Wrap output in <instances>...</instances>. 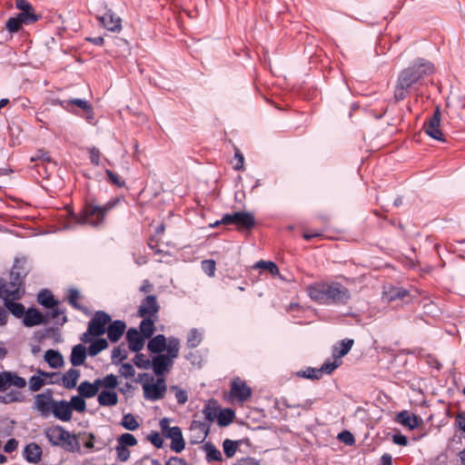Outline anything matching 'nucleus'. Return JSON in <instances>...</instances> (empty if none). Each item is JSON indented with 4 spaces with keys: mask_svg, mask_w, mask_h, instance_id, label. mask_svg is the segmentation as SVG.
Instances as JSON below:
<instances>
[{
    "mask_svg": "<svg viewBox=\"0 0 465 465\" xmlns=\"http://www.w3.org/2000/svg\"><path fill=\"white\" fill-rule=\"evenodd\" d=\"M433 65L423 59L417 60L412 65L403 69L399 74L394 90L396 101L403 100L408 90L415 84H420L424 76L432 74Z\"/></svg>",
    "mask_w": 465,
    "mask_h": 465,
    "instance_id": "1",
    "label": "nucleus"
},
{
    "mask_svg": "<svg viewBox=\"0 0 465 465\" xmlns=\"http://www.w3.org/2000/svg\"><path fill=\"white\" fill-rule=\"evenodd\" d=\"M307 292L312 300L322 304L346 303L351 299L350 291L339 282L311 285Z\"/></svg>",
    "mask_w": 465,
    "mask_h": 465,
    "instance_id": "2",
    "label": "nucleus"
},
{
    "mask_svg": "<svg viewBox=\"0 0 465 465\" xmlns=\"http://www.w3.org/2000/svg\"><path fill=\"white\" fill-rule=\"evenodd\" d=\"M179 339L169 337L167 354H158L151 360V368L156 376L164 378L173 368L174 359L179 356Z\"/></svg>",
    "mask_w": 465,
    "mask_h": 465,
    "instance_id": "3",
    "label": "nucleus"
},
{
    "mask_svg": "<svg viewBox=\"0 0 465 465\" xmlns=\"http://www.w3.org/2000/svg\"><path fill=\"white\" fill-rule=\"evenodd\" d=\"M45 435L52 446L60 447L69 452L80 451V443L76 435L72 434L60 425L46 428Z\"/></svg>",
    "mask_w": 465,
    "mask_h": 465,
    "instance_id": "4",
    "label": "nucleus"
},
{
    "mask_svg": "<svg viewBox=\"0 0 465 465\" xmlns=\"http://www.w3.org/2000/svg\"><path fill=\"white\" fill-rule=\"evenodd\" d=\"M114 203H107L103 206L94 203H86L83 212L75 216V222L78 224H88L93 227L99 226L104 223L105 214L114 208Z\"/></svg>",
    "mask_w": 465,
    "mask_h": 465,
    "instance_id": "5",
    "label": "nucleus"
},
{
    "mask_svg": "<svg viewBox=\"0 0 465 465\" xmlns=\"http://www.w3.org/2000/svg\"><path fill=\"white\" fill-rule=\"evenodd\" d=\"M4 283L0 282V298L4 300L5 306L15 317L21 318L25 311L22 303L15 302L20 300L25 293V290H19L17 283L11 284L10 290L4 289Z\"/></svg>",
    "mask_w": 465,
    "mask_h": 465,
    "instance_id": "6",
    "label": "nucleus"
},
{
    "mask_svg": "<svg viewBox=\"0 0 465 465\" xmlns=\"http://www.w3.org/2000/svg\"><path fill=\"white\" fill-rule=\"evenodd\" d=\"M220 223L233 224L238 230L242 231L252 229L255 225V220L251 213L236 212L223 215L221 221H217L212 226H216Z\"/></svg>",
    "mask_w": 465,
    "mask_h": 465,
    "instance_id": "7",
    "label": "nucleus"
},
{
    "mask_svg": "<svg viewBox=\"0 0 465 465\" xmlns=\"http://www.w3.org/2000/svg\"><path fill=\"white\" fill-rule=\"evenodd\" d=\"M143 397L146 400L156 401L158 400L163 399L167 386L165 383V379L163 377H159L155 382L148 381L143 382Z\"/></svg>",
    "mask_w": 465,
    "mask_h": 465,
    "instance_id": "8",
    "label": "nucleus"
},
{
    "mask_svg": "<svg viewBox=\"0 0 465 465\" xmlns=\"http://www.w3.org/2000/svg\"><path fill=\"white\" fill-rule=\"evenodd\" d=\"M111 322V316L104 311H98L94 313L88 323L90 332H94L97 337L103 335L107 331L106 325Z\"/></svg>",
    "mask_w": 465,
    "mask_h": 465,
    "instance_id": "9",
    "label": "nucleus"
},
{
    "mask_svg": "<svg viewBox=\"0 0 465 465\" xmlns=\"http://www.w3.org/2000/svg\"><path fill=\"white\" fill-rule=\"evenodd\" d=\"M25 386V379L20 377L16 372L9 371H4L0 372V391H5L10 387L23 389Z\"/></svg>",
    "mask_w": 465,
    "mask_h": 465,
    "instance_id": "10",
    "label": "nucleus"
},
{
    "mask_svg": "<svg viewBox=\"0 0 465 465\" xmlns=\"http://www.w3.org/2000/svg\"><path fill=\"white\" fill-rule=\"evenodd\" d=\"M54 400L50 391L35 396L34 408L41 414L42 417H48L52 412Z\"/></svg>",
    "mask_w": 465,
    "mask_h": 465,
    "instance_id": "11",
    "label": "nucleus"
},
{
    "mask_svg": "<svg viewBox=\"0 0 465 465\" xmlns=\"http://www.w3.org/2000/svg\"><path fill=\"white\" fill-rule=\"evenodd\" d=\"M440 109L437 108L434 112V114L424 124V131L431 138L443 142L444 137L440 128Z\"/></svg>",
    "mask_w": 465,
    "mask_h": 465,
    "instance_id": "12",
    "label": "nucleus"
},
{
    "mask_svg": "<svg viewBox=\"0 0 465 465\" xmlns=\"http://www.w3.org/2000/svg\"><path fill=\"white\" fill-rule=\"evenodd\" d=\"M26 272L24 268H22L18 262H15L10 272L9 282L5 281L3 278H0V282L4 283V289L10 290L11 284L17 283V287L19 290H25L23 287L24 278L26 276Z\"/></svg>",
    "mask_w": 465,
    "mask_h": 465,
    "instance_id": "13",
    "label": "nucleus"
},
{
    "mask_svg": "<svg viewBox=\"0 0 465 465\" xmlns=\"http://www.w3.org/2000/svg\"><path fill=\"white\" fill-rule=\"evenodd\" d=\"M232 397L241 402L247 401L252 396V389L240 378L234 379L231 383Z\"/></svg>",
    "mask_w": 465,
    "mask_h": 465,
    "instance_id": "14",
    "label": "nucleus"
},
{
    "mask_svg": "<svg viewBox=\"0 0 465 465\" xmlns=\"http://www.w3.org/2000/svg\"><path fill=\"white\" fill-rule=\"evenodd\" d=\"M97 19L108 31L120 32L122 30V20L112 10H106L104 14L97 15Z\"/></svg>",
    "mask_w": 465,
    "mask_h": 465,
    "instance_id": "15",
    "label": "nucleus"
},
{
    "mask_svg": "<svg viewBox=\"0 0 465 465\" xmlns=\"http://www.w3.org/2000/svg\"><path fill=\"white\" fill-rule=\"evenodd\" d=\"M160 310V306L157 302L156 296L148 295L141 302L138 309V315L140 317L152 318L156 315Z\"/></svg>",
    "mask_w": 465,
    "mask_h": 465,
    "instance_id": "16",
    "label": "nucleus"
},
{
    "mask_svg": "<svg viewBox=\"0 0 465 465\" xmlns=\"http://www.w3.org/2000/svg\"><path fill=\"white\" fill-rule=\"evenodd\" d=\"M51 413L62 421L71 420L73 415L69 402L64 400L54 401Z\"/></svg>",
    "mask_w": 465,
    "mask_h": 465,
    "instance_id": "17",
    "label": "nucleus"
},
{
    "mask_svg": "<svg viewBox=\"0 0 465 465\" xmlns=\"http://www.w3.org/2000/svg\"><path fill=\"white\" fill-rule=\"evenodd\" d=\"M166 438L171 440L170 448L173 451L180 453L184 450L185 442L180 427L173 426V430L168 431Z\"/></svg>",
    "mask_w": 465,
    "mask_h": 465,
    "instance_id": "18",
    "label": "nucleus"
},
{
    "mask_svg": "<svg viewBox=\"0 0 465 465\" xmlns=\"http://www.w3.org/2000/svg\"><path fill=\"white\" fill-rule=\"evenodd\" d=\"M129 349L134 352H139L144 346L145 338L135 328H130L126 333Z\"/></svg>",
    "mask_w": 465,
    "mask_h": 465,
    "instance_id": "19",
    "label": "nucleus"
},
{
    "mask_svg": "<svg viewBox=\"0 0 465 465\" xmlns=\"http://www.w3.org/2000/svg\"><path fill=\"white\" fill-rule=\"evenodd\" d=\"M23 323L25 327H33L47 323V318L38 310L30 308L24 314Z\"/></svg>",
    "mask_w": 465,
    "mask_h": 465,
    "instance_id": "20",
    "label": "nucleus"
},
{
    "mask_svg": "<svg viewBox=\"0 0 465 465\" xmlns=\"http://www.w3.org/2000/svg\"><path fill=\"white\" fill-rule=\"evenodd\" d=\"M126 329V324L124 321L116 320L110 322L107 327V336L112 342H117L123 336Z\"/></svg>",
    "mask_w": 465,
    "mask_h": 465,
    "instance_id": "21",
    "label": "nucleus"
},
{
    "mask_svg": "<svg viewBox=\"0 0 465 465\" xmlns=\"http://www.w3.org/2000/svg\"><path fill=\"white\" fill-rule=\"evenodd\" d=\"M190 430L193 434V437L195 438V440H192V442L200 443L206 439L209 432V427L204 422L193 420L191 424Z\"/></svg>",
    "mask_w": 465,
    "mask_h": 465,
    "instance_id": "22",
    "label": "nucleus"
},
{
    "mask_svg": "<svg viewBox=\"0 0 465 465\" xmlns=\"http://www.w3.org/2000/svg\"><path fill=\"white\" fill-rule=\"evenodd\" d=\"M24 456L27 461L36 464L41 460L42 448L35 442L29 443L24 449Z\"/></svg>",
    "mask_w": 465,
    "mask_h": 465,
    "instance_id": "23",
    "label": "nucleus"
},
{
    "mask_svg": "<svg viewBox=\"0 0 465 465\" xmlns=\"http://www.w3.org/2000/svg\"><path fill=\"white\" fill-rule=\"evenodd\" d=\"M167 346L168 339L163 334H158L149 341L147 349L153 353L162 354L164 350L167 351Z\"/></svg>",
    "mask_w": 465,
    "mask_h": 465,
    "instance_id": "24",
    "label": "nucleus"
},
{
    "mask_svg": "<svg viewBox=\"0 0 465 465\" xmlns=\"http://www.w3.org/2000/svg\"><path fill=\"white\" fill-rule=\"evenodd\" d=\"M396 420L400 424L408 427L411 430L417 428L421 422V420L420 418H418L414 414L409 413L407 411H401L397 415Z\"/></svg>",
    "mask_w": 465,
    "mask_h": 465,
    "instance_id": "25",
    "label": "nucleus"
},
{
    "mask_svg": "<svg viewBox=\"0 0 465 465\" xmlns=\"http://www.w3.org/2000/svg\"><path fill=\"white\" fill-rule=\"evenodd\" d=\"M408 296L409 292L405 289L399 287H389L384 290L382 299L387 302H391L396 300H404Z\"/></svg>",
    "mask_w": 465,
    "mask_h": 465,
    "instance_id": "26",
    "label": "nucleus"
},
{
    "mask_svg": "<svg viewBox=\"0 0 465 465\" xmlns=\"http://www.w3.org/2000/svg\"><path fill=\"white\" fill-rule=\"evenodd\" d=\"M86 353H88L87 350L83 344L74 346L70 356L72 365L76 367L84 364L86 359Z\"/></svg>",
    "mask_w": 465,
    "mask_h": 465,
    "instance_id": "27",
    "label": "nucleus"
},
{
    "mask_svg": "<svg viewBox=\"0 0 465 465\" xmlns=\"http://www.w3.org/2000/svg\"><path fill=\"white\" fill-rule=\"evenodd\" d=\"M97 401L101 406H115L118 403V396L115 391H102L98 395Z\"/></svg>",
    "mask_w": 465,
    "mask_h": 465,
    "instance_id": "28",
    "label": "nucleus"
},
{
    "mask_svg": "<svg viewBox=\"0 0 465 465\" xmlns=\"http://www.w3.org/2000/svg\"><path fill=\"white\" fill-rule=\"evenodd\" d=\"M79 377L80 371L73 368L68 370L63 376L64 387L69 390L75 388Z\"/></svg>",
    "mask_w": 465,
    "mask_h": 465,
    "instance_id": "29",
    "label": "nucleus"
},
{
    "mask_svg": "<svg viewBox=\"0 0 465 465\" xmlns=\"http://www.w3.org/2000/svg\"><path fill=\"white\" fill-rule=\"evenodd\" d=\"M45 360L52 368H59L62 367L64 364V359L62 354L54 350H48L45 353Z\"/></svg>",
    "mask_w": 465,
    "mask_h": 465,
    "instance_id": "30",
    "label": "nucleus"
},
{
    "mask_svg": "<svg viewBox=\"0 0 465 465\" xmlns=\"http://www.w3.org/2000/svg\"><path fill=\"white\" fill-rule=\"evenodd\" d=\"M203 450L206 453V460L208 462L221 461L223 460L221 451L211 442H206L203 446Z\"/></svg>",
    "mask_w": 465,
    "mask_h": 465,
    "instance_id": "31",
    "label": "nucleus"
},
{
    "mask_svg": "<svg viewBox=\"0 0 465 465\" xmlns=\"http://www.w3.org/2000/svg\"><path fill=\"white\" fill-rule=\"evenodd\" d=\"M354 343V341L351 339H345L341 341L339 346H335L333 348V357L337 359H341V357L345 356L350 350L351 349L352 345Z\"/></svg>",
    "mask_w": 465,
    "mask_h": 465,
    "instance_id": "32",
    "label": "nucleus"
},
{
    "mask_svg": "<svg viewBox=\"0 0 465 465\" xmlns=\"http://www.w3.org/2000/svg\"><path fill=\"white\" fill-rule=\"evenodd\" d=\"M37 302L45 308H53L58 305V302L54 299L51 292L47 290H43L38 293Z\"/></svg>",
    "mask_w": 465,
    "mask_h": 465,
    "instance_id": "33",
    "label": "nucleus"
},
{
    "mask_svg": "<svg viewBox=\"0 0 465 465\" xmlns=\"http://www.w3.org/2000/svg\"><path fill=\"white\" fill-rule=\"evenodd\" d=\"M24 401L25 395L19 391L13 390L4 395H0V402L4 404L23 402Z\"/></svg>",
    "mask_w": 465,
    "mask_h": 465,
    "instance_id": "34",
    "label": "nucleus"
},
{
    "mask_svg": "<svg viewBox=\"0 0 465 465\" xmlns=\"http://www.w3.org/2000/svg\"><path fill=\"white\" fill-rule=\"evenodd\" d=\"M140 323V333L145 338H151L154 332V321L152 318L143 317Z\"/></svg>",
    "mask_w": 465,
    "mask_h": 465,
    "instance_id": "35",
    "label": "nucleus"
},
{
    "mask_svg": "<svg viewBox=\"0 0 465 465\" xmlns=\"http://www.w3.org/2000/svg\"><path fill=\"white\" fill-rule=\"evenodd\" d=\"M77 391L84 398H92L97 394V387L87 381L81 382Z\"/></svg>",
    "mask_w": 465,
    "mask_h": 465,
    "instance_id": "36",
    "label": "nucleus"
},
{
    "mask_svg": "<svg viewBox=\"0 0 465 465\" xmlns=\"http://www.w3.org/2000/svg\"><path fill=\"white\" fill-rule=\"evenodd\" d=\"M108 347V342L105 339L100 338L97 339L90 344V346L87 349V352L90 356H96L99 354L102 351L105 350Z\"/></svg>",
    "mask_w": 465,
    "mask_h": 465,
    "instance_id": "37",
    "label": "nucleus"
},
{
    "mask_svg": "<svg viewBox=\"0 0 465 465\" xmlns=\"http://www.w3.org/2000/svg\"><path fill=\"white\" fill-rule=\"evenodd\" d=\"M203 340V333L198 329H192L188 332L186 344L190 348H196Z\"/></svg>",
    "mask_w": 465,
    "mask_h": 465,
    "instance_id": "38",
    "label": "nucleus"
},
{
    "mask_svg": "<svg viewBox=\"0 0 465 465\" xmlns=\"http://www.w3.org/2000/svg\"><path fill=\"white\" fill-rule=\"evenodd\" d=\"M121 425L128 430H135L139 428L140 424L135 419V417L131 414L127 413L123 416V419L121 420Z\"/></svg>",
    "mask_w": 465,
    "mask_h": 465,
    "instance_id": "39",
    "label": "nucleus"
},
{
    "mask_svg": "<svg viewBox=\"0 0 465 465\" xmlns=\"http://www.w3.org/2000/svg\"><path fill=\"white\" fill-rule=\"evenodd\" d=\"M234 418V411L230 409H224L217 415V421L220 426H228Z\"/></svg>",
    "mask_w": 465,
    "mask_h": 465,
    "instance_id": "40",
    "label": "nucleus"
},
{
    "mask_svg": "<svg viewBox=\"0 0 465 465\" xmlns=\"http://www.w3.org/2000/svg\"><path fill=\"white\" fill-rule=\"evenodd\" d=\"M68 402L72 411L74 410L78 412H84L85 411L86 402L81 395L73 396Z\"/></svg>",
    "mask_w": 465,
    "mask_h": 465,
    "instance_id": "41",
    "label": "nucleus"
},
{
    "mask_svg": "<svg viewBox=\"0 0 465 465\" xmlns=\"http://www.w3.org/2000/svg\"><path fill=\"white\" fill-rule=\"evenodd\" d=\"M80 298V293L77 290L75 289H71L69 291V294H68V302L76 310H79V311H82L84 312H87V309L83 307L82 305H80L78 302H77V300Z\"/></svg>",
    "mask_w": 465,
    "mask_h": 465,
    "instance_id": "42",
    "label": "nucleus"
},
{
    "mask_svg": "<svg viewBox=\"0 0 465 465\" xmlns=\"http://www.w3.org/2000/svg\"><path fill=\"white\" fill-rule=\"evenodd\" d=\"M223 447L226 457L232 458L236 453V450L238 449V442L226 439L223 443Z\"/></svg>",
    "mask_w": 465,
    "mask_h": 465,
    "instance_id": "43",
    "label": "nucleus"
},
{
    "mask_svg": "<svg viewBox=\"0 0 465 465\" xmlns=\"http://www.w3.org/2000/svg\"><path fill=\"white\" fill-rule=\"evenodd\" d=\"M18 21L23 25L33 24L37 21L38 16L33 11L21 12L17 16H15Z\"/></svg>",
    "mask_w": 465,
    "mask_h": 465,
    "instance_id": "44",
    "label": "nucleus"
},
{
    "mask_svg": "<svg viewBox=\"0 0 465 465\" xmlns=\"http://www.w3.org/2000/svg\"><path fill=\"white\" fill-rule=\"evenodd\" d=\"M118 444L124 447H133L137 444L136 438L131 433H124L118 438Z\"/></svg>",
    "mask_w": 465,
    "mask_h": 465,
    "instance_id": "45",
    "label": "nucleus"
},
{
    "mask_svg": "<svg viewBox=\"0 0 465 465\" xmlns=\"http://www.w3.org/2000/svg\"><path fill=\"white\" fill-rule=\"evenodd\" d=\"M134 365L140 369L151 368V361L145 357L143 353H137L133 359Z\"/></svg>",
    "mask_w": 465,
    "mask_h": 465,
    "instance_id": "46",
    "label": "nucleus"
},
{
    "mask_svg": "<svg viewBox=\"0 0 465 465\" xmlns=\"http://www.w3.org/2000/svg\"><path fill=\"white\" fill-rule=\"evenodd\" d=\"M29 390L31 391H38L45 384V381L38 375H34L29 379L28 381Z\"/></svg>",
    "mask_w": 465,
    "mask_h": 465,
    "instance_id": "47",
    "label": "nucleus"
},
{
    "mask_svg": "<svg viewBox=\"0 0 465 465\" xmlns=\"http://www.w3.org/2000/svg\"><path fill=\"white\" fill-rule=\"evenodd\" d=\"M297 375L302 378L312 380H319L322 377L321 371L319 369L314 368H307V370L305 371H298Z\"/></svg>",
    "mask_w": 465,
    "mask_h": 465,
    "instance_id": "48",
    "label": "nucleus"
},
{
    "mask_svg": "<svg viewBox=\"0 0 465 465\" xmlns=\"http://www.w3.org/2000/svg\"><path fill=\"white\" fill-rule=\"evenodd\" d=\"M341 364V361L335 358L333 361H325L322 367L319 369L321 371V375L322 373L331 374L336 368H338Z\"/></svg>",
    "mask_w": 465,
    "mask_h": 465,
    "instance_id": "49",
    "label": "nucleus"
},
{
    "mask_svg": "<svg viewBox=\"0 0 465 465\" xmlns=\"http://www.w3.org/2000/svg\"><path fill=\"white\" fill-rule=\"evenodd\" d=\"M49 309H50V312H48L46 313V315H45L47 318V321L49 319H55V318L59 317L60 315H63L61 324H64L67 322V317L65 315H64V311L62 310L60 307H58V305H55V307L49 308Z\"/></svg>",
    "mask_w": 465,
    "mask_h": 465,
    "instance_id": "50",
    "label": "nucleus"
},
{
    "mask_svg": "<svg viewBox=\"0 0 465 465\" xmlns=\"http://www.w3.org/2000/svg\"><path fill=\"white\" fill-rule=\"evenodd\" d=\"M255 267L268 270L272 275L279 273L277 265L271 261H260L255 264Z\"/></svg>",
    "mask_w": 465,
    "mask_h": 465,
    "instance_id": "51",
    "label": "nucleus"
},
{
    "mask_svg": "<svg viewBox=\"0 0 465 465\" xmlns=\"http://www.w3.org/2000/svg\"><path fill=\"white\" fill-rule=\"evenodd\" d=\"M66 103H67V105L68 104L77 105L79 108L83 109L87 114H90L93 112L91 104L86 100L76 98V99H72Z\"/></svg>",
    "mask_w": 465,
    "mask_h": 465,
    "instance_id": "52",
    "label": "nucleus"
},
{
    "mask_svg": "<svg viewBox=\"0 0 465 465\" xmlns=\"http://www.w3.org/2000/svg\"><path fill=\"white\" fill-rule=\"evenodd\" d=\"M202 269L208 276H213L216 264L213 260H204L202 262Z\"/></svg>",
    "mask_w": 465,
    "mask_h": 465,
    "instance_id": "53",
    "label": "nucleus"
},
{
    "mask_svg": "<svg viewBox=\"0 0 465 465\" xmlns=\"http://www.w3.org/2000/svg\"><path fill=\"white\" fill-rule=\"evenodd\" d=\"M119 373L124 378H132L135 374V370L130 363H123L119 369Z\"/></svg>",
    "mask_w": 465,
    "mask_h": 465,
    "instance_id": "54",
    "label": "nucleus"
},
{
    "mask_svg": "<svg viewBox=\"0 0 465 465\" xmlns=\"http://www.w3.org/2000/svg\"><path fill=\"white\" fill-rule=\"evenodd\" d=\"M203 414L205 419L209 421H213L217 418V410L211 406V404H206L203 410Z\"/></svg>",
    "mask_w": 465,
    "mask_h": 465,
    "instance_id": "55",
    "label": "nucleus"
},
{
    "mask_svg": "<svg viewBox=\"0 0 465 465\" xmlns=\"http://www.w3.org/2000/svg\"><path fill=\"white\" fill-rule=\"evenodd\" d=\"M338 439L348 446L355 443L354 436L349 430H343L338 435Z\"/></svg>",
    "mask_w": 465,
    "mask_h": 465,
    "instance_id": "56",
    "label": "nucleus"
},
{
    "mask_svg": "<svg viewBox=\"0 0 465 465\" xmlns=\"http://www.w3.org/2000/svg\"><path fill=\"white\" fill-rule=\"evenodd\" d=\"M102 381H103V387H104L106 389H114L118 384L117 378L114 374L106 375L105 377H104L102 379Z\"/></svg>",
    "mask_w": 465,
    "mask_h": 465,
    "instance_id": "57",
    "label": "nucleus"
},
{
    "mask_svg": "<svg viewBox=\"0 0 465 465\" xmlns=\"http://www.w3.org/2000/svg\"><path fill=\"white\" fill-rule=\"evenodd\" d=\"M147 440L156 448H162L163 447V438L161 437L160 433L157 431H152L148 436Z\"/></svg>",
    "mask_w": 465,
    "mask_h": 465,
    "instance_id": "58",
    "label": "nucleus"
},
{
    "mask_svg": "<svg viewBox=\"0 0 465 465\" xmlns=\"http://www.w3.org/2000/svg\"><path fill=\"white\" fill-rule=\"evenodd\" d=\"M116 453H117V459L124 462L126 461L130 457V450L127 449V447H124L122 445H117L116 448Z\"/></svg>",
    "mask_w": 465,
    "mask_h": 465,
    "instance_id": "59",
    "label": "nucleus"
},
{
    "mask_svg": "<svg viewBox=\"0 0 465 465\" xmlns=\"http://www.w3.org/2000/svg\"><path fill=\"white\" fill-rule=\"evenodd\" d=\"M5 25L9 32L15 33V32L19 31L22 24L18 21V19L16 17H10L6 21Z\"/></svg>",
    "mask_w": 465,
    "mask_h": 465,
    "instance_id": "60",
    "label": "nucleus"
},
{
    "mask_svg": "<svg viewBox=\"0 0 465 465\" xmlns=\"http://www.w3.org/2000/svg\"><path fill=\"white\" fill-rule=\"evenodd\" d=\"M172 390L175 391V398L179 404H184L188 400L187 392L177 386H173Z\"/></svg>",
    "mask_w": 465,
    "mask_h": 465,
    "instance_id": "61",
    "label": "nucleus"
},
{
    "mask_svg": "<svg viewBox=\"0 0 465 465\" xmlns=\"http://www.w3.org/2000/svg\"><path fill=\"white\" fill-rule=\"evenodd\" d=\"M106 174L109 179V181L118 186V187H124L125 183L124 180H122L116 173H113L111 170H106Z\"/></svg>",
    "mask_w": 465,
    "mask_h": 465,
    "instance_id": "62",
    "label": "nucleus"
},
{
    "mask_svg": "<svg viewBox=\"0 0 465 465\" xmlns=\"http://www.w3.org/2000/svg\"><path fill=\"white\" fill-rule=\"evenodd\" d=\"M234 159L236 160V163L233 165V169L237 170V171L243 170L244 169V157L239 149L235 150Z\"/></svg>",
    "mask_w": 465,
    "mask_h": 465,
    "instance_id": "63",
    "label": "nucleus"
},
{
    "mask_svg": "<svg viewBox=\"0 0 465 465\" xmlns=\"http://www.w3.org/2000/svg\"><path fill=\"white\" fill-rule=\"evenodd\" d=\"M455 424L465 434V411H460L457 414Z\"/></svg>",
    "mask_w": 465,
    "mask_h": 465,
    "instance_id": "64",
    "label": "nucleus"
}]
</instances>
